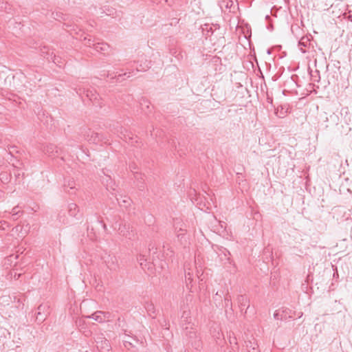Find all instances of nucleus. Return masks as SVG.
<instances>
[{
    "mask_svg": "<svg viewBox=\"0 0 352 352\" xmlns=\"http://www.w3.org/2000/svg\"><path fill=\"white\" fill-rule=\"evenodd\" d=\"M292 311L288 308H282L280 309L276 310L274 314V318L276 320H280L286 321L288 319H292L294 318Z\"/></svg>",
    "mask_w": 352,
    "mask_h": 352,
    "instance_id": "f257e3e1",
    "label": "nucleus"
},
{
    "mask_svg": "<svg viewBox=\"0 0 352 352\" xmlns=\"http://www.w3.org/2000/svg\"><path fill=\"white\" fill-rule=\"evenodd\" d=\"M96 347L100 352H109L111 345L107 339L102 335L98 336L96 339Z\"/></svg>",
    "mask_w": 352,
    "mask_h": 352,
    "instance_id": "f03ea898",
    "label": "nucleus"
},
{
    "mask_svg": "<svg viewBox=\"0 0 352 352\" xmlns=\"http://www.w3.org/2000/svg\"><path fill=\"white\" fill-rule=\"evenodd\" d=\"M50 307L46 304H41L37 308V312L36 313V320L38 322L41 323L44 322L48 314V309Z\"/></svg>",
    "mask_w": 352,
    "mask_h": 352,
    "instance_id": "7ed1b4c3",
    "label": "nucleus"
},
{
    "mask_svg": "<svg viewBox=\"0 0 352 352\" xmlns=\"http://www.w3.org/2000/svg\"><path fill=\"white\" fill-rule=\"evenodd\" d=\"M188 327H186V336L190 339L192 346L196 349H198L200 346V340L198 339V338L197 336V332L195 330H193L192 328H190V329L189 331L188 330Z\"/></svg>",
    "mask_w": 352,
    "mask_h": 352,
    "instance_id": "20e7f679",
    "label": "nucleus"
},
{
    "mask_svg": "<svg viewBox=\"0 0 352 352\" xmlns=\"http://www.w3.org/2000/svg\"><path fill=\"white\" fill-rule=\"evenodd\" d=\"M136 63V69L138 72H144L151 67V61H148L144 55L140 56Z\"/></svg>",
    "mask_w": 352,
    "mask_h": 352,
    "instance_id": "39448f33",
    "label": "nucleus"
},
{
    "mask_svg": "<svg viewBox=\"0 0 352 352\" xmlns=\"http://www.w3.org/2000/svg\"><path fill=\"white\" fill-rule=\"evenodd\" d=\"M107 267L111 270H116L118 267V261L115 256L108 254L103 257Z\"/></svg>",
    "mask_w": 352,
    "mask_h": 352,
    "instance_id": "423d86ee",
    "label": "nucleus"
},
{
    "mask_svg": "<svg viewBox=\"0 0 352 352\" xmlns=\"http://www.w3.org/2000/svg\"><path fill=\"white\" fill-rule=\"evenodd\" d=\"M45 153L52 157H59L62 154V151L56 145L50 144L47 146Z\"/></svg>",
    "mask_w": 352,
    "mask_h": 352,
    "instance_id": "0eeeda50",
    "label": "nucleus"
},
{
    "mask_svg": "<svg viewBox=\"0 0 352 352\" xmlns=\"http://www.w3.org/2000/svg\"><path fill=\"white\" fill-rule=\"evenodd\" d=\"M85 138L91 143L97 144L102 140V135L89 129L87 134H85Z\"/></svg>",
    "mask_w": 352,
    "mask_h": 352,
    "instance_id": "6e6552de",
    "label": "nucleus"
},
{
    "mask_svg": "<svg viewBox=\"0 0 352 352\" xmlns=\"http://www.w3.org/2000/svg\"><path fill=\"white\" fill-rule=\"evenodd\" d=\"M83 94H85L86 97L92 101L94 104L100 105L99 103L100 96L94 89H87L83 91Z\"/></svg>",
    "mask_w": 352,
    "mask_h": 352,
    "instance_id": "1a4fd4ad",
    "label": "nucleus"
},
{
    "mask_svg": "<svg viewBox=\"0 0 352 352\" xmlns=\"http://www.w3.org/2000/svg\"><path fill=\"white\" fill-rule=\"evenodd\" d=\"M237 302L239 304L241 312L243 311L244 307L247 306V309L245 310V313H246L247 309L250 307L249 300L247 298V297L245 296L244 295H239L237 297Z\"/></svg>",
    "mask_w": 352,
    "mask_h": 352,
    "instance_id": "9d476101",
    "label": "nucleus"
},
{
    "mask_svg": "<svg viewBox=\"0 0 352 352\" xmlns=\"http://www.w3.org/2000/svg\"><path fill=\"white\" fill-rule=\"evenodd\" d=\"M233 5H234V3L232 0H221L219 2V6H220L221 9L222 10V11H223L225 12L227 11L228 12H234L232 10V7L233 6Z\"/></svg>",
    "mask_w": 352,
    "mask_h": 352,
    "instance_id": "9b49d317",
    "label": "nucleus"
},
{
    "mask_svg": "<svg viewBox=\"0 0 352 352\" xmlns=\"http://www.w3.org/2000/svg\"><path fill=\"white\" fill-rule=\"evenodd\" d=\"M134 177L137 182V187L139 190H143L144 188V175L142 174L141 173L135 172L134 173Z\"/></svg>",
    "mask_w": 352,
    "mask_h": 352,
    "instance_id": "f8f14e48",
    "label": "nucleus"
},
{
    "mask_svg": "<svg viewBox=\"0 0 352 352\" xmlns=\"http://www.w3.org/2000/svg\"><path fill=\"white\" fill-rule=\"evenodd\" d=\"M64 189L65 192L70 195L75 194L77 190L75 182L74 180H69L67 184H64Z\"/></svg>",
    "mask_w": 352,
    "mask_h": 352,
    "instance_id": "ddd939ff",
    "label": "nucleus"
},
{
    "mask_svg": "<svg viewBox=\"0 0 352 352\" xmlns=\"http://www.w3.org/2000/svg\"><path fill=\"white\" fill-rule=\"evenodd\" d=\"M118 204L123 208H127L131 203V199L127 196H120V198L116 197Z\"/></svg>",
    "mask_w": 352,
    "mask_h": 352,
    "instance_id": "4468645a",
    "label": "nucleus"
},
{
    "mask_svg": "<svg viewBox=\"0 0 352 352\" xmlns=\"http://www.w3.org/2000/svg\"><path fill=\"white\" fill-rule=\"evenodd\" d=\"M68 212L70 216L76 217V219L79 218L77 217L79 212V208L76 204L71 203L68 205Z\"/></svg>",
    "mask_w": 352,
    "mask_h": 352,
    "instance_id": "2eb2a0df",
    "label": "nucleus"
},
{
    "mask_svg": "<svg viewBox=\"0 0 352 352\" xmlns=\"http://www.w3.org/2000/svg\"><path fill=\"white\" fill-rule=\"evenodd\" d=\"M93 47L97 52H100L104 53L108 51L109 49V45L106 43H96V44H93Z\"/></svg>",
    "mask_w": 352,
    "mask_h": 352,
    "instance_id": "dca6fc26",
    "label": "nucleus"
},
{
    "mask_svg": "<svg viewBox=\"0 0 352 352\" xmlns=\"http://www.w3.org/2000/svg\"><path fill=\"white\" fill-rule=\"evenodd\" d=\"M102 317H104V316H102V311H97L94 312V314H92L91 316H87V318H92L94 320H96L98 322H100V323L104 322V318Z\"/></svg>",
    "mask_w": 352,
    "mask_h": 352,
    "instance_id": "f3484780",
    "label": "nucleus"
},
{
    "mask_svg": "<svg viewBox=\"0 0 352 352\" xmlns=\"http://www.w3.org/2000/svg\"><path fill=\"white\" fill-rule=\"evenodd\" d=\"M309 45V39L307 36H303L298 42L300 50L302 53H305L306 50L303 47H307Z\"/></svg>",
    "mask_w": 352,
    "mask_h": 352,
    "instance_id": "a211bd4d",
    "label": "nucleus"
},
{
    "mask_svg": "<svg viewBox=\"0 0 352 352\" xmlns=\"http://www.w3.org/2000/svg\"><path fill=\"white\" fill-rule=\"evenodd\" d=\"M246 347L248 348V352H259L258 346L257 343L254 341L249 340L246 342Z\"/></svg>",
    "mask_w": 352,
    "mask_h": 352,
    "instance_id": "6ab92c4d",
    "label": "nucleus"
},
{
    "mask_svg": "<svg viewBox=\"0 0 352 352\" xmlns=\"http://www.w3.org/2000/svg\"><path fill=\"white\" fill-rule=\"evenodd\" d=\"M120 133L122 135L121 136V138L123 139L125 142L131 143L133 145L134 138L131 135L130 133H128L126 131H125V133H124L122 131V128H120Z\"/></svg>",
    "mask_w": 352,
    "mask_h": 352,
    "instance_id": "aec40b11",
    "label": "nucleus"
},
{
    "mask_svg": "<svg viewBox=\"0 0 352 352\" xmlns=\"http://www.w3.org/2000/svg\"><path fill=\"white\" fill-rule=\"evenodd\" d=\"M193 296L190 294L186 295L185 298L181 301L180 305L185 303V309H190V306L192 303Z\"/></svg>",
    "mask_w": 352,
    "mask_h": 352,
    "instance_id": "412c9836",
    "label": "nucleus"
},
{
    "mask_svg": "<svg viewBox=\"0 0 352 352\" xmlns=\"http://www.w3.org/2000/svg\"><path fill=\"white\" fill-rule=\"evenodd\" d=\"M149 104L150 102L146 99H142L140 102L141 109L145 113H148L151 112Z\"/></svg>",
    "mask_w": 352,
    "mask_h": 352,
    "instance_id": "4be33fe9",
    "label": "nucleus"
},
{
    "mask_svg": "<svg viewBox=\"0 0 352 352\" xmlns=\"http://www.w3.org/2000/svg\"><path fill=\"white\" fill-rule=\"evenodd\" d=\"M180 309L182 311V319L184 321H187V319L190 317V309H185V303L180 305Z\"/></svg>",
    "mask_w": 352,
    "mask_h": 352,
    "instance_id": "5701e85b",
    "label": "nucleus"
},
{
    "mask_svg": "<svg viewBox=\"0 0 352 352\" xmlns=\"http://www.w3.org/2000/svg\"><path fill=\"white\" fill-rule=\"evenodd\" d=\"M145 309L150 316H151L153 318H155V316L152 315L155 314V308L152 302H146L145 305Z\"/></svg>",
    "mask_w": 352,
    "mask_h": 352,
    "instance_id": "b1692460",
    "label": "nucleus"
},
{
    "mask_svg": "<svg viewBox=\"0 0 352 352\" xmlns=\"http://www.w3.org/2000/svg\"><path fill=\"white\" fill-rule=\"evenodd\" d=\"M163 248H164L163 254H164V256L165 257V258H166V259L171 258L174 255L173 250L170 248H167L166 249V247L164 245L163 246Z\"/></svg>",
    "mask_w": 352,
    "mask_h": 352,
    "instance_id": "393cba45",
    "label": "nucleus"
},
{
    "mask_svg": "<svg viewBox=\"0 0 352 352\" xmlns=\"http://www.w3.org/2000/svg\"><path fill=\"white\" fill-rule=\"evenodd\" d=\"M11 175L6 172L1 173L0 179L4 184H8L10 181Z\"/></svg>",
    "mask_w": 352,
    "mask_h": 352,
    "instance_id": "a878e982",
    "label": "nucleus"
},
{
    "mask_svg": "<svg viewBox=\"0 0 352 352\" xmlns=\"http://www.w3.org/2000/svg\"><path fill=\"white\" fill-rule=\"evenodd\" d=\"M106 182H107V190L116 191V188L113 187L115 186V184H113V182H112L111 177H107Z\"/></svg>",
    "mask_w": 352,
    "mask_h": 352,
    "instance_id": "bb28decb",
    "label": "nucleus"
},
{
    "mask_svg": "<svg viewBox=\"0 0 352 352\" xmlns=\"http://www.w3.org/2000/svg\"><path fill=\"white\" fill-rule=\"evenodd\" d=\"M84 42H85V45L88 46V47H93V44H96V43H95L94 40L92 39L91 37H85L84 38Z\"/></svg>",
    "mask_w": 352,
    "mask_h": 352,
    "instance_id": "cd10ccee",
    "label": "nucleus"
},
{
    "mask_svg": "<svg viewBox=\"0 0 352 352\" xmlns=\"http://www.w3.org/2000/svg\"><path fill=\"white\" fill-rule=\"evenodd\" d=\"M138 260L140 261V264L143 270H144V268L146 266V263H144V262H145L146 260L144 258V256H142V255L140 256V258H138Z\"/></svg>",
    "mask_w": 352,
    "mask_h": 352,
    "instance_id": "c85d7f7f",
    "label": "nucleus"
},
{
    "mask_svg": "<svg viewBox=\"0 0 352 352\" xmlns=\"http://www.w3.org/2000/svg\"><path fill=\"white\" fill-rule=\"evenodd\" d=\"M102 316H104L103 318H104V322H105V321H109L110 320L111 314L109 312L102 311Z\"/></svg>",
    "mask_w": 352,
    "mask_h": 352,
    "instance_id": "c756f323",
    "label": "nucleus"
},
{
    "mask_svg": "<svg viewBox=\"0 0 352 352\" xmlns=\"http://www.w3.org/2000/svg\"><path fill=\"white\" fill-rule=\"evenodd\" d=\"M148 250L149 252H153V254L156 253L157 248L155 247V245L153 243H150L148 245Z\"/></svg>",
    "mask_w": 352,
    "mask_h": 352,
    "instance_id": "7c9ffc66",
    "label": "nucleus"
},
{
    "mask_svg": "<svg viewBox=\"0 0 352 352\" xmlns=\"http://www.w3.org/2000/svg\"><path fill=\"white\" fill-rule=\"evenodd\" d=\"M225 305L227 307L232 305L231 299L230 298V296H227L225 298Z\"/></svg>",
    "mask_w": 352,
    "mask_h": 352,
    "instance_id": "2f4dec72",
    "label": "nucleus"
},
{
    "mask_svg": "<svg viewBox=\"0 0 352 352\" xmlns=\"http://www.w3.org/2000/svg\"><path fill=\"white\" fill-rule=\"evenodd\" d=\"M186 281H190V283L192 281V274L190 272H188V273L186 274Z\"/></svg>",
    "mask_w": 352,
    "mask_h": 352,
    "instance_id": "473e14b6",
    "label": "nucleus"
},
{
    "mask_svg": "<svg viewBox=\"0 0 352 352\" xmlns=\"http://www.w3.org/2000/svg\"><path fill=\"white\" fill-rule=\"evenodd\" d=\"M13 173L16 178H18L21 175L20 170L16 168L14 169Z\"/></svg>",
    "mask_w": 352,
    "mask_h": 352,
    "instance_id": "72a5a7b5",
    "label": "nucleus"
},
{
    "mask_svg": "<svg viewBox=\"0 0 352 352\" xmlns=\"http://www.w3.org/2000/svg\"><path fill=\"white\" fill-rule=\"evenodd\" d=\"M19 212V210H18V206L15 207L12 209V215H17Z\"/></svg>",
    "mask_w": 352,
    "mask_h": 352,
    "instance_id": "f704fd0d",
    "label": "nucleus"
},
{
    "mask_svg": "<svg viewBox=\"0 0 352 352\" xmlns=\"http://www.w3.org/2000/svg\"><path fill=\"white\" fill-rule=\"evenodd\" d=\"M236 338H235V337H234V338H230V344H232L234 343V344L236 345V344H237V342H236Z\"/></svg>",
    "mask_w": 352,
    "mask_h": 352,
    "instance_id": "c9c22d12",
    "label": "nucleus"
},
{
    "mask_svg": "<svg viewBox=\"0 0 352 352\" xmlns=\"http://www.w3.org/2000/svg\"><path fill=\"white\" fill-rule=\"evenodd\" d=\"M124 76H127V73H124L123 74H119L118 76H116L115 77L117 78V80H120V78H122Z\"/></svg>",
    "mask_w": 352,
    "mask_h": 352,
    "instance_id": "e433bc0d",
    "label": "nucleus"
},
{
    "mask_svg": "<svg viewBox=\"0 0 352 352\" xmlns=\"http://www.w3.org/2000/svg\"><path fill=\"white\" fill-rule=\"evenodd\" d=\"M52 54L53 53H52L51 54V59L52 60V61L55 63V64H58L57 62H56V57L55 55H54V56H52Z\"/></svg>",
    "mask_w": 352,
    "mask_h": 352,
    "instance_id": "4c0bfd02",
    "label": "nucleus"
},
{
    "mask_svg": "<svg viewBox=\"0 0 352 352\" xmlns=\"http://www.w3.org/2000/svg\"><path fill=\"white\" fill-rule=\"evenodd\" d=\"M124 342L125 346H126V344L131 345V343L129 342V340H124Z\"/></svg>",
    "mask_w": 352,
    "mask_h": 352,
    "instance_id": "58836bf2",
    "label": "nucleus"
},
{
    "mask_svg": "<svg viewBox=\"0 0 352 352\" xmlns=\"http://www.w3.org/2000/svg\"><path fill=\"white\" fill-rule=\"evenodd\" d=\"M220 226L221 228L226 227V223L225 222H220Z\"/></svg>",
    "mask_w": 352,
    "mask_h": 352,
    "instance_id": "ea45409f",
    "label": "nucleus"
},
{
    "mask_svg": "<svg viewBox=\"0 0 352 352\" xmlns=\"http://www.w3.org/2000/svg\"><path fill=\"white\" fill-rule=\"evenodd\" d=\"M302 316V313H300V315L298 317L300 318Z\"/></svg>",
    "mask_w": 352,
    "mask_h": 352,
    "instance_id": "a19ab883",
    "label": "nucleus"
}]
</instances>
